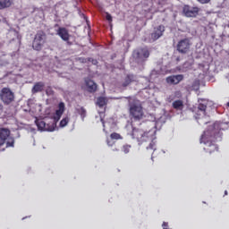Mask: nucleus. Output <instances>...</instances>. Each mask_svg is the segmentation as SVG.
<instances>
[{
  "mask_svg": "<svg viewBox=\"0 0 229 229\" xmlns=\"http://www.w3.org/2000/svg\"><path fill=\"white\" fill-rule=\"evenodd\" d=\"M189 49H191V41L189 38L181 39L177 44V51L185 55V53H189Z\"/></svg>",
  "mask_w": 229,
  "mask_h": 229,
  "instance_id": "8",
  "label": "nucleus"
},
{
  "mask_svg": "<svg viewBox=\"0 0 229 229\" xmlns=\"http://www.w3.org/2000/svg\"><path fill=\"white\" fill-rule=\"evenodd\" d=\"M65 112V104L64 102H60L58 104V109L55 110V113L53 115L54 123L52 125L47 124L43 120H37L36 124L38 130L41 131H55V126H56V123L62 119V115Z\"/></svg>",
  "mask_w": 229,
  "mask_h": 229,
  "instance_id": "1",
  "label": "nucleus"
},
{
  "mask_svg": "<svg viewBox=\"0 0 229 229\" xmlns=\"http://www.w3.org/2000/svg\"><path fill=\"white\" fill-rule=\"evenodd\" d=\"M10 129L7 128H0V146H4L6 140L10 137Z\"/></svg>",
  "mask_w": 229,
  "mask_h": 229,
  "instance_id": "12",
  "label": "nucleus"
},
{
  "mask_svg": "<svg viewBox=\"0 0 229 229\" xmlns=\"http://www.w3.org/2000/svg\"><path fill=\"white\" fill-rule=\"evenodd\" d=\"M108 146H110V142L107 141Z\"/></svg>",
  "mask_w": 229,
  "mask_h": 229,
  "instance_id": "35",
  "label": "nucleus"
},
{
  "mask_svg": "<svg viewBox=\"0 0 229 229\" xmlns=\"http://www.w3.org/2000/svg\"><path fill=\"white\" fill-rule=\"evenodd\" d=\"M0 99L4 105H12L15 101V93L10 88H3L0 90Z\"/></svg>",
  "mask_w": 229,
  "mask_h": 229,
  "instance_id": "5",
  "label": "nucleus"
},
{
  "mask_svg": "<svg viewBox=\"0 0 229 229\" xmlns=\"http://www.w3.org/2000/svg\"><path fill=\"white\" fill-rule=\"evenodd\" d=\"M228 28H229V25H228Z\"/></svg>",
  "mask_w": 229,
  "mask_h": 229,
  "instance_id": "36",
  "label": "nucleus"
},
{
  "mask_svg": "<svg viewBox=\"0 0 229 229\" xmlns=\"http://www.w3.org/2000/svg\"><path fill=\"white\" fill-rule=\"evenodd\" d=\"M13 4V0H0V10H6Z\"/></svg>",
  "mask_w": 229,
  "mask_h": 229,
  "instance_id": "16",
  "label": "nucleus"
},
{
  "mask_svg": "<svg viewBox=\"0 0 229 229\" xmlns=\"http://www.w3.org/2000/svg\"><path fill=\"white\" fill-rule=\"evenodd\" d=\"M200 101L198 106V110L199 112H202L203 115H207V100L200 99Z\"/></svg>",
  "mask_w": 229,
  "mask_h": 229,
  "instance_id": "17",
  "label": "nucleus"
},
{
  "mask_svg": "<svg viewBox=\"0 0 229 229\" xmlns=\"http://www.w3.org/2000/svg\"><path fill=\"white\" fill-rule=\"evenodd\" d=\"M162 226H163V229H169V224L167 222H164Z\"/></svg>",
  "mask_w": 229,
  "mask_h": 229,
  "instance_id": "29",
  "label": "nucleus"
},
{
  "mask_svg": "<svg viewBox=\"0 0 229 229\" xmlns=\"http://www.w3.org/2000/svg\"><path fill=\"white\" fill-rule=\"evenodd\" d=\"M15 145V140L13 138L9 137L6 141V148H13Z\"/></svg>",
  "mask_w": 229,
  "mask_h": 229,
  "instance_id": "22",
  "label": "nucleus"
},
{
  "mask_svg": "<svg viewBox=\"0 0 229 229\" xmlns=\"http://www.w3.org/2000/svg\"><path fill=\"white\" fill-rule=\"evenodd\" d=\"M4 110V106L0 102V114Z\"/></svg>",
  "mask_w": 229,
  "mask_h": 229,
  "instance_id": "31",
  "label": "nucleus"
},
{
  "mask_svg": "<svg viewBox=\"0 0 229 229\" xmlns=\"http://www.w3.org/2000/svg\"><path fill=\"white\" fill-rule=\"evenodd\" d=\"M183 80V75L179 74V75H172L166 78V83L168 85H178L180 81Z\"/></svg>",
  "mask_w": 229,
  "mask_h": 229,
  "instance_id": "14",
  "label": "nucleus"
},
{
  "mask_svg": "<svg viewBox=\"0 0 229 229\" xmlns=\"http://www.w3.org/2000/svg\"><path fill=\"white\" fill-rule=\"evenodd\" d=\"M182 13H184L185 17H196L199 13V7L191 8V5H184Z\"/></svg>",
  "mask_w": 229,
  "mask_h": 229,
  "instance_id": "9",
  "label": "nucleus"
},
{
  "mask_svg": "<svg viewBox=\"0 0 229 229\" xmlns=\"http://www.w3.org/2000/svg\"><path fill=\"white\" fill-rule=\"evenodd\" d=\"M147 149H153L155 151L156 149V144L155 141H151L148 145V147H147Z\"/></svg>",
  "mask_w": 229,
  "mask_h": 229,
  "instance_id": "26",
  "label": "nucleus"
},
{
  "mask_svg": "<svg viewBox=\"0 0 229 229\" xmlns=\"http://www.w3.org/2000/svg\"><path fill=\"white\" fill-rule=\"evenodd\" d=\"M56 35H58L62 40L69 44L71 34H69V30H67L65 27H59L56 31Z\"/></svg>",
  "mask_w": 229,
  "mask_h": 229,
  "instance_id": "10",
  "label": "nucleus"
},
{
  "mask_svg": "<svg viewBox=\"0 0 229 229\" xmlns=\"http://www.w3.org/2000/svg\"><path fill=\"white\" fill-rule=\"evenodd\" d=\"M132 139H136L140 144L142 142H148V140H151V137H149V132H146L141 129L133 128L131 132Z\"/></svg>",
  "mask_w": 229,
  "mask_h": 229,
  "instance_id": "6",
  "label": "nucleus"
},
{
  "mask_svg": "<svg viewBox=\"0 0 229 229\" xmlns=\"http://www.w3.org/2000/svg\"><path fill=\"white\" fill-rule=\"evenodd\" d=\"M91 62H93L94 64H98V60H93V59H92Z\"/></svg>",
  "mask_w": 229,
  "mask_h": 229,
  "instance_id": "32",
  "label": "nucleus"
},
{
  "mask_svg": "<svg viewBox=\"0 0 229 229\" xmlns=\"http://www.w3.org/2000/svg\"><path fill=\"white\" fill-rule=\"evenodd\" d=\"M46 40H47V36L44 30H38L32 41V48L34 51H42V47H44V44H46Z\"/></svg>",
  "mask_w": 229,
  "mask_h": 229,
  "instance_id": "4",
  "label": "nucleus"
},
{
  "mask_svg": "<svg viewBox=\"0 0 229 229\" xmlns=\"http://www.w3.org/2000/svg\"><path fill=\"white\" fill-rule=\"evenodd\" d=\"M149 49L148 47H139L132 53V56L138 64H142L149 58Z\"/></svg>",
  "mask_w": 229,
  "mask_h": 229,
  "instance_id": "3",
  "label": "nucleus"
},
{
  "mask_svg": "<svg viewBox=\"0 0 229 229\" xmlns=\"http://www.w3.org/2000/svg\"><path fill=\"white\" fill-rule=\"evenodd\" d=\"M47 95L49 96L51 94H53V89H51V87H48V89H47Z\"/></svg>",
  "mask_w": 229,
  "mask_h": 229,
  "instance_id": "30",
  "label": "nucleus"
},
{
  "mask_svg": "<svg viewBox=\"0 0 229 229\" xmlns=\"http://www.w3.org/2000/svg\"><path fill=\"white\" fill-rule=\"evenodd\" d=\"M84 83H85L86 90H88L89 94H94L95 92L98 91V84L94 82V81L89 78H86L84 80Z\"/></svg>",
  "mask_w": 229,
  "mask_h": 229,
  "instance_id": "11",
  "label": "nucleus"
},
{
  "mask_svg": "<svg viewBox=\"0 0 229 229\" xmlns=\"http://www.w3.org/2000/svg\"><path fill=\"white\" fill-rule=\"evenodd\" d=\"M131 148V146L123 145V148H122V151H123L125 153V155H127V153H130Z\"/></svg>",
  "mask_w": 229,
  "mask_h": 229,
  "instance_id": "25",
  "label": "nucleus"
},
{
  "mask_svg": "<svg viewBox=\"0 0 229 229\" xmlns=\"http://www.w3.org/2000/svg\"><path fill=\"white\" fill-rule=\"evenodd\" d=\"M110 137L113 140H119L123 139V136H121V134H119L117 132L111 133Z\"/></svg>",
  "mask_w": 229,
  "mask_h": 229,
  "instance_id": "24",
  "label": "nucleus"
},
{
  "mask_svg": "<svg viewBox=\"0 0 229 229\" xmlns=\"http://www.w3.org/2000/svg\"><path fill=\"white\" fill-rule=\"evenodd\" d=\"M164 31H165V27L164 25H159L154 29V31L151 34V38H153V40H158V38L164 35Z\"/></svg>",
  "mask_w": 229,
  "mask_h": 229,
  "instance_id": "13",
  "label": "nucleus"
},
{
  "mask_svg": "<svg viewBox=\"0 0 229 229\" xmlns=\"http://www.w3.org/2000/svg\"><path fill=\"white\" fill-rule=\"evenodd\" d=\"M173 108L175 110H182L183 108V101L175 100L173 102Z\"/></svg>",
  "mask_w": 229,
  "mask_h": 229,
  "instance_id": "18",
  "label": "nucleus"
},
{
  "mask_svg": "<svg viewBox=\"0 0 229 229\" xmlns=\"http://www.w3.org/2000/svg\"><path fill=\"white\" fill-rule=\"evenodd\" d=\"M97 105L100 107L103 108V106H106V98L105 97H99L97 99Z\"/></svg>",
  "mask_w": 229,
  "mask_h": 229,
  "instance_id": "19",
  "label": "nucleus"
},
{
  "mask_svg": "<svg viewBox=\"0 0 229 229\" xmlns=\"http://www.w3.org/2000/svg\"><path fill=\"white\" fill-rule=\"evenodd\" d=\"M46 84L43 81L36 82L31 89L32 94H37L38 92H43Z\"/></svg>",
  "mask_w": 229,
  "mask_h": 229,
  "instance_id": "15",
  "label": "nucleus"
},
{
  "mask_svg": "<svg viewBox=\"0 0 229 229\" xmlns=\"http://www.w3.org/2000/svg\"><path fill=\"white\" fill-rule=\"evenodd\" d=\"M129 115L133 121L144 119V110L140 103L137 101L129 102Z\"/></svg>",
  "mask_w": 229,
  "mask_h": 229,
  "instance_id": "2",
  "label": "nucleus"
},
{
  "mask_svg": "<svg viewBox=\"0 0 229 229\" xmlns=\"http://www.w3.org/2000/svg\"><path fill=\"white\" fill-rule=\"evenodd\" d=\"M88 62H92V58H89V59H88Z\"/></svg>",
  "mask_w": 229,
  "mask_h": 229,
  "instance_id": "34",
  "label": "nucleus"
},
{
  "mask_svg": "<svg viewBox=\"0 0 229 229\" xmlns=\"http://www.w3.org/2000/svg\"><path fill=\"white\" fill-rule=\"evenodd\" d=\"M225 195L228 196V191H225Z\"/></svg>",
  "mask_w": 229,
  "mask_h": 229,
  "instance_id": "33",
  "label": "nucleus"
},
{
  "mask_svg": "<svg viewBox=\"0 0 229 229\" xmlns=\"http://www.w3.org/2000/svg\"><path fill=\"white\" fill-rule=\"evenodd\" d=\"M131 81H135V75H133V74L127 75L125 78V83L127 85H130V83H131Z\"/></svg>",
  "mask_w": 229,
  "mask_h": 229,
  "instance_id": "21",
  "label": "nucleus"
},
{
  "mask_svg": "<svg viewBox=\"0 0 229 229\" xmlns=\"http://www.w3.org/2000/svg\"><path fill=\"white\" fill-rule=\"evenodd\" d=\"M69 121H70V119H69V117H64V118H63L62 120H61V122H60V126H61V128H65V126L67 125V124H69Z\"/></svg>",
  "mask_w": 229,
  "mask_h": 229,
  "instance_id": "23",
  "label": "nucleus"
},
{
  "mask_svg": "<svg viewBox=\"0 0 229 229\" xmlns=\"http://www.w3.org/2000/svg\"><path fill=\"white\" fill-rule=\"evenodd\" d=\"M77 111L78 114L81 115L82 121H84L85 117H87V110L84 107H81Z\"/></svg>",
  "mask_w": 229,
  "mask_h": 229,
  "instance_id": "20",
  "label": "nucleus"
},
{
  "mask_svg": "<svg viewBox=\"0 0 229 229\" xmlns=\"http://www.w3.org/2000/svg\"><path fill=\"white\" fill-rule=\"evenodd\" d=\"M210 1L212 0H197V2L199 3L200 4H208Z\"/></svg>",
  "mask_w": 229,
  "mask_h": 229,
  "instance_id": "27",
  "label": "nucleus"
},
{
  "mask_svg": "<svg viewBox=\"0 0 229 229\" xmlns=\"http://www.w3.org/2000/svg\"><path fill=\"white\" fill-rule=\"evenodd\" d=\"M200 142L205 144L204 149L206 150V153L212 154L218 149L217 145L210 140H207L205 135L201 136Z\"/></svg>",
  "mask_w": 229,
  "mask_h": 229,
  "instance_id": "7",
  "label": "nucleus"
},
{
  "mask_svg": "<svg viewBox=\"0 0 229 229\" xmlns=\"http://www.w3.org/2000/svg\"><path fill=\"white\" fill-rule=\"evenodd\" d=\"M106 21H108V22H112V14L106 13Z\"/></svg>",
  "mask_w": 229,
  "mask_h": 229,
  "instance_id": "28",
  "label": "nucleus"
}]
</instances>
